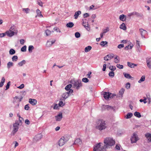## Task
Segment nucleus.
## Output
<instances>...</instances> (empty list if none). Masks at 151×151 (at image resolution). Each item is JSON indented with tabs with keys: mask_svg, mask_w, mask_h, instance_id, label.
I'll use <instances>...</instances> for the list:
<instances>
[{
	"mask_svg": "<svg viewBox=\"0 0 151 151\" xmlns=\"http://www.w3.org/2000/svg\"><path fill=\"white\" fill-rule=\"evenodd\" d=\"M104 142L106 148H110L115 144V141L111 137H106L104 139Z\"/></svg>",
	"mask_w": 151,
	"mask_h": 151,
	"instance_id": "f257e3e1",
	"label": "nucleus"
},
{
	"mask_svg": "<svg viewBox=\"0 0 151 151\" xmlns=\"http://www.w3.org/2000/svg\"><path fill=\"white\" fill-rule=\"evenodd\" d=\"M107 149L104 144L102 143L96 144L93 147V151H106Z\"/></svg>",
	"mask_w": 151,
	"mask_h": 151,
	"instance_id": "f03ea898",
	"label": "nucleus"
},
{
	"mask_svg": "<svg viewBox=\"0 0 151 151\" xmlns=\"http://www.w3.org/2000/svg\"><path fill=\"white\" fill-rule=\"evenodd\" d=\"M106 124L105 121L102 120H99L97 122V124L96 126V128L100 131L105 129L106 128Z\"/></svg>",
	"mask_w": 151,
	"mask_h": 151,
	"instance_id": "7ed1b4c3",
	"label": "nucleus"
},
{
	"mask_svg": "<svg viewBox=\"0 0 151 151\" xmlns=\"http://www.w3.org/2000/svg\"><path fill=\"white\" fill-rule=\"evenodd\" d=\"M70 83L72 84L74 88H76L77 90L79 89L82 86L81 81L80 80L71 79Z\"/></svg>",
	"mask_w": 151,
	"mask_h": 151,
	"instance_id": "20e7f679",
	"label": "nucleus"
},
{
	"mask_svg": "<svg viewBox=\"0 0 151 151\" xmlns=\"http://www.w3.org/2000/svg\"><path fill=\"white\" fill-rule=\"evenodd\" d=\"M73 92V90L72 89L70 90V91L68 92H65L63 93L61 96V97L60 99L61 100H63L65 101V99H67L70 96V94L72 93Z\"/></svg>",
	"mask_w": 151,
	"mask_h": 151,
	"instance_id": "39448f33",
	"label": "nucleus"
},
{
	"mask_svg": "<svg viewBox=\"0 0 151 151\" xmlns=\"http://www.w3.org/2000/svg\"><path fill=\"white\" fill-rule=\"evenodd\" d=\"M22 99V97H21L20 98H19L18 96H16L13 98V102L15 105V107H18L19 106V103Z\"/></svg>",
	"mask_w": 151,
	"mask_h": 151,
	"instance_id": "423d86ee",
	"label": "nucleus"
},
{
	"mask_svg": "<svg viewBox=\"0 0 151 151\" xmlns=\"http://www.w3.org/2000/svg\"><path fill=\"white\" fill-rule=\"evenodd\" d=\"M19 124L18 122H16L15 123L13 124V128L12 133L13 135H14L15 133L19 129Z\"/></svg>",
	"mask_w": 151,
	"mask_h": 151,
	"instance_id": "0eeeda50",
	"label": "nucleus"
},
{
	"mask_svg": "<svg viewBox=\"0 0 151 151\" xmlns=\"http://www.w3.org/2000/svg\"><path fill=\"white\" fill-rule=\"evenodd\" d=\"M115 96L116 95L115 94H112L109 92H104V97L106 99H108L109 98H113V96Z\"/></svg>",
	"mask_w": 151,
	"mask_h": 151,
	"instance_id": "6e6552de",
	"label": "nucleus"
},
{
	"mask_svg": "<svg viewBox=\"0 0 151 151\" xmlns=\"http://www.w3.org/2000/svg\"><path fill=\"white\" fill-rule=\"evenodd\" d=\"M138 140V138L137 134L134 133L133 134L131 138V141L132 143L136 142Z\"/></svg>",
	"mask_w": 151,
	"mask_h": 151,
	"instance_id": "1a4fd4ad",
	"label": "nucleus"
},
{
	"mask_svg": "<svg viewBox=\"0 0 151 151\" xmlns=\"http://www.w3.org/2000/svg\"><path fill=\"white\" fill-rule=\"evenodd\" d=\"M55 40H48L46 43V46L47 47H50L52 46L53 44L55 42Z\"/></svg>",
	"mask_w": 151,
	"mask_h": 151,
	"instance_id": "9d476101",
	"label": "nucleus"
},
{
	"mask_svg": "<svg viewBox=\"0 0 151 151\" xmlns=\"http://www.w3.org/2000/svg\"><path fill=\"white\" fill-rule=\"evenodd\" d=\"M114 57V55L113 54H110L105 56L104 58V59L105 60L108 61L110 60Z\"/></svg>",
	"mask_w": 151,
	"mask_h": 151,
	"instance_id": "9b49d317",
	"label": "nucleus"
},
{
	"mask_svg": "<svg viewBox=\"0 0 151 151\" xmlns=\"http://www.w3.org/2000/svg\"><path fill=\"white\" fill-rule=\"evenodd\" d=\"M139 31L142 37L143 38H144L145 35L147 33V31L142 28L139 29Z\"/></svg>",
	"mask_w": 151,
	"mask_h": 151,
	"instance_id": "f8f14e48",
	"label": "nucleus"
},
{
	"mask_svg": "<svg viewBox=\"0 0 151 151\" xmlns=\"http://www.w3.org/2000/svg\"><path fill=\"white\" fill-rule=\"evenodd\" d=\"M61 138L66 143L69 140L70 138V136L68 135H65L63 136Z\"/></svg>",
	"mask_w": 151,
	"mask_h": 151,
	"instance_id": "ddd939ff",
	"label": "nucleus"
},
{
	"mask_svg": "<svg viewBox=\"0 0 151 151\" xmlns=\"http://www.w3.org/2000/svg\"><path fill=\"white\" fill-rule=\"evenodd\" d=\"M29 102L32 105H35L37 103V101L35 99H29Z\"/></svg>",
	"mask_w": 151,
	"mask_h": 151,
	"instance_id": "4468645a",
	"label": "nucleus"
},
{
	"mask_svg": "<svg viewBox=\"0 0 151 151\" xmlns=\"http://www.w3.org/2000/svg\"><path fill=\"white\" fill-rule=\"evenodd\" d=\"M83 25L88 31H89L90 30V28L88 26V23L84 22V20H83Z\"/></svg>",
	"mask_w": 151,
	"mask_h": 151,
	"instance_id": "2eb2a0df",
	"label": "nucleus"
},
{
	"mask_svg": "<svg viewBox=\"0 0 151 151\" xmlns=\"http://www.w3.org/2000/svg\"><path fill=\"white\" fill-rule=\"evenodd\" d=\"M62 118V114L60 113L57 116H55L56 120L57 121H60Z\"/></svg>",
	"mask_w": 151,
	"mask_h": 151,
	"instance_id": "dca6fc26",
	"label": "nucleus"
},
{
	"mask_svg": "<svg viewBox=\"0 0 151 151\" xmlns=\"http://www.w3.org/2000/svg\"><path fill=\"white\" fill-rule=\"evenodd\" d=\"M6 35H7L9 37H12L13 36L15 33L13 31H11L10 30L8 31L5 32Z\"/></svg>",
	"mask_w": 151,
	"mask_h": 151,
	"instance_id": "f3484780",
	"label": "nucleus"
},
{
	"mask_svg": "<svg viewBox=\"0 0 151 151\" xmlns=\"http://www.w3.org/2000/svg\"><path fill=\"white\" fill-rule=\"evenodd\" d=\"M82 143V141L80 139H76L74 143V144L79 145Z\"/></svg>",
	"mask_w": 151,
	"mask_h": 151,
	"instance_id": "a211bd4d",
	"label": "nucleus"
},
{
	"mask_svg": "<svg viewBox=\"0 0 151 151\" xmlns=\"http://www.w3.org/2000/svg\"><path fill=\"white\" fill-rule=\"evenodd\" d=\"M146 62L148 67L150 69L151 68V58L147 59Z\"/></svg>",
	"mask_w": 151,
	"mask_h": 151,
	"instance_id": "6ab92c4d",
	"label": "nucleus"
},
{
	"mask_svg": "<svg viewBox=\"0 0 151 151\" xmlns=\"http://www.w3.org/2000/svg\"><path fill=\"white\" fill-rule=\"evenodd\" d=\"M65 143L63 139L61 137L58 141V145L60 146H62Z\"/></svg>",
	"mask_w": 151,
	"mask_h": 151,
	"instance_id": "aec40b11",
	"label": "nucleus"
},
{
	"mask_svg": "<svg viewBox=\"0 0 151 151\" xmlns=\"http://www.w3.org/2000/svg\"><path fill=\"white\" fill-rule=\"evenodd\" d=\"M119 19L121 21L124 22L126 19V17L124 14H122L119 16Z\"/></svg>",
	"mask_w": 151,
	"mask_h": 151,
	"instance_id": "412c9836",
	"label": "nucleus"
},
{
	"mask_svg": "<svg viewBox=\"0 0 151 151\" xmlns=\"http://www.w3.org/2000/svg\"><path fill=\"white\" fill-rule=\"evenodd\" d=\"M127 65L131 68H134L135 66H136L137 65L136 64L132 63H131L128 62L127 63Z\"/></svg>",
	"mask_w": 151,
	"mask_h": 151,
	"instance_id": "4be33fe9",
	"label": "nucleus"
},
{
	"mask_svg": "<svg viewBox=\"0 0 151 151\" xmlns=\"http://www.w3.org/2000/svg\"><path fill=\"white\" fill-rule=\"evenodd\" d=\"M145 137L148 141L149 142L151 141V134L149 133H147L145 134Z\"/></svg>",
	"mask_w": 151,
	"mask_h": 151,
	"instance_id": "5701e85b",
	"label": "nucleus"
},
{
	"mask_svg": "<svg viewBox=\"0 0 151 151\" xmlns=\"http://www.w3.org/2000/svg\"><path fill=\"white\" fill-rule=\"evenodd\" d=\"M119 28L121 29L125 30L127 29V27L124 23H123L122 24L120 25Z\"/></svg>",
	"mask_w": 151,
	"mask_h": 151,
	"instance_id": "b1692460",
	"label": "nucleus"
},
{
	"mask_svg": "<svg viewBox=\"0 0 151 151\" xmlns=\"http://www.w3.org/2000/svg\"><path fill=\"white\" fill-rule=\"evenodd\" d=\"M81 14V11H78L76 12L75 13L74 17V18L76 19L78 18V16Z\"/></svg>",
	"mask_w": 151,
	"mask_h": 151,
	"instance_id": "393cba45",
	"label": "nucleus"
},
{
	"mask_svg": "<svg viewBox=\"0 0 151 151\" xmlns=\"http://www.w3.org/2000/svg\"><path fill=\"white\" fill-rule=\"evenodd\" d=\"M72 86V84H69L67 85L65 87V89L66 91H70V90H71V89L70 88H71Z\"/></svg>",
	"mask_w": 151,
	"mask_h": 151,
	"instance_id": "a878e982",
	"label": "nucleus"
},
{
	"mask_svg": "<svg viewBox=\"0 0 151 151\" xmlns=\"http://www.w3.org/2000/svg\"><path fill=\"white\" fill-rule=\"evenodd\" d=\"M119 61L120 60L119 59V58L118 57L117 55H115L114 60V62L116 63H119Z\"/></svg>",
	"mask_w": 151,
	"mask_h": 151,
	"instance_id": "bb28decb",
	"label": "nucleus"
},
{
	"mask_svg": "<svg viewBox=\"0 0 151 151\" xmlns=\"http://www.w3.org/2000/svg\"><path fill=\"white\" fill-rule=\"evenodd\" d=\"M5 78L4 77H3L1 79V82L0 83V87H2L3 85H4V83L5 82Z\"/></svg>",
	"mask_w": 151,
	"mask_h": 151,
	"instance_id": "cd10ccee",
	"label": "nucleus"
},
{
	"mask_svg": "<svg viewBox=\"0 0 151 151\" xmlns=\"http://www.w3.org/2000/svg\"><path fill=\"white\" fill-rule=\"evenodd\" d=\"M123 74L124 76V77L127 78L131 79L132 78H133L130 76V75L129 74L124 73Z\"/></svg>",
	"mask_w": 151,
	"mask_h": 151,
	"instance_id": "c85d7f7f",
	"label": "nucleus"
},
{
	"mask_svg": "<svg viewBox=\"0 0 151 151\" xmlns=\"http://www.w3.org/2000/svg\"><path fill=\"white\" fill-rule=\"evenodd\" d=\"M92 47L91 46H88L86 47L85 48V51L86 52H88L90 51Z\"/></svg>",
	"mask_w": 151,
	"mask_h": 151,
	"instance_id": "c756f323",
	"label": "nucleus"
},
{
	"mask_svg": "<svg viewBox=\"0 0 151 151\" xmlns=\"http://www.w3.org/2000/svg\"><path fill=\"white\" fill-rule=\"evenodd\" d=\"M74 26V24L73 22H70L67 23L66 24L67 27L69 28H71Z\"/></svg>",
	"mask_w": 151,
	"mask_h": 151,
	"instance_id": "7c9ffc66",
	"label": "nucleus"
},
{
	"mask_svg": "<svg viewBox=\"0 0 151 151\" xmlns=\"http://www.w3.org/2000/svg\"><path fill=\"white\" fill-rule=\"evenodd\" d=\"M131 45H130V46H129V45H128L126 46L124 48V49L126 50H128L129 49H131L133 46V45L131 43Z\"/></svg>",
	"mask_w": 151,
	"mask_h": 151,
	"instance_id": "2f4dec72",
	"label": "nucleus"
},
{
	"mask_svg": "<svg viewBox=\"0 0 151 151\" xmlns=\"http://www.w3.org/2000/svg\"><path fill=\"white\" fill-rule=\"evenodd\" d=\"M26 63V61L24 60L19 63L18 64V65L19 66H22L23 65L25 64Z\"/></svg>",
	"mask_w": 151,
	"mask_h": 151,
	"instance_id": "473e14b6",
	"label": "nucleus"
},
{
	"mask_svg": "<svg viewBox=\"0 0 151 151\" xmlns=\"http://www.w3.org/2000/svg\"><path fill=\"white\" fill-rule=\"evenodd\" d=\"M36 12L37 14V16L39 17H43V16L41 14V12L40 10L37 9L36 10Z\"/></svg>",
	"mask_w": 151,
	"mask_h": 151,
	"instance_id": "72a5a7b5",
	"label": "nucleus"
},
{
	"mask_svg": "<svg viewBox=\"0 0 151 151\" xmlns=\"http://www.w3.org/2000/svg\"><path fill=\"white\" fill-rule=\"evenodd\" d=\"M51 32H53V31H51L48 29H47L45 31V32L47 36H50L51 33Z\"/></svg>",
	"mask_w": 151,
	"mask_h": 151,
	"instance_id": "f704fd0d",
	"label": "nucleus"
},
{
	"mask_svg": "<svg viewBox=\"0 0 151 151\" xmlns=\"http://www.w3.org/2000/svg\"><path fill=\"white\" fill-rule=\"evenodd\" d=\"M63 101H64L61 100H60V101L58 104V105L59 106L63 107V106H64L65 105V103H63Z\"/></svg>",
	"mask_w": 151,
	"mask_h": 151,
	"instance_id": "c9c22d12",
	"label": "nucleus"
},
{
	"mask_svg": "<svg viewBox=\"0 0 151 151\" xmlns=\"http://www.w3.org/2000/svg\"><path fill=\"white\" fill-rule=\"evenodd\" d=\"M134 115L135 116H136L138 118H140L141 117V115L140 113L138 112H135L134 113Z\"/></svg>",
	"mask_w": 151,
	"mask_h": 151,
	"instance_id": "e433bc0d",
	"label": "nucleus"
},
{
	"mask_svg": "<svg viewBox=\"0 0 151 151\" xmlns=\"http://www.w3.org/2000/svg\"><path fill=\"white\" fill-rule=\"evenodd\" d=\"M34 47L32 45H30L28 47V50L29 52L31 53L32 52V50L34 49Z\"/></svg>",
	"mask_w": 151,
	"mask_h": 151,
	"instance_id": "4c0bfd02",
	"label": "nucleus"
},
{
	"mask_svg": "<svg viewBox=\"0 0 151 151\" xmlns=\"http://www.w3.org/2000/svg\"><path fill=\"white\" fill-rule=\"evenodd\" d=\"M108 42L107 41H103L101 42L100 45L104 47L107 44Z\"/></svg>",
	"mask_w": 151,
	"mask_h": 151,
	"instance_id": "58836bf2",
	"label": "nucleus"
},
{
	"mask_svg": "<svg viewBox=\"0 0 151 151\" xmlns=\"http://www.w3.org/2000/svg\"><path fill=\"white\" fill-rule=\"evenodd\" d=\"M13 65V63L12 62H9L7 65V67L8 68H9L12 66Z\"/></svg>",
	"mask_w": 151,
	"mask_h": 151,
	"instance_id": "ea45409f",
	"label": "nucleus"
},
{
	"mask_svg": "<svg viewBox=\"0 0 151 151\" xmlns=\"http://www.w3.org/2000/svg\"><path fill=\"white\" fill-rule=\"evenodd\" d=\"M9 30L11 31H13L14 33L16 34L17 32H16V30L15 29V27L14 26H12L10 27Z\"/></svg>",
	"mask_w": 151,
	"mask_h": 151,
	"instance_id": "a19ab883",
	"label": "nucleus"
},
{
	"mask_svg": "<svg viewBox=\"0 0 151 151\" xmlns=\"http://www.w3.org/2000/svg\"><path fill=\"white\" fill-rule=\"evenodd\" d=\"M22 11L24 12L26 14L29 13L30 11V9L29 8H23Z\"/></svg>",
	"mask_w": 151,
	"mask_h": 151,
	"instance_id": "79ce46f5",
	"label": "nucleus"
},
{
	"mask_svg": "<svg viewBox=\"0 0 151 151\" xmlns=\"http://www.w3.org/2000/svg\"><path fill=\"white\" fill-rule=\"evenodd\" d=\"M133 115V114L131 113H129L127 114V116L126 117V118L128 119L131 118Z\"/></svg>",
	"mask_w": 151,
	"mask_h": 151,
	"instance_id": "37998d69",
	"label": "nucleus"
},
{
	"mask_svg": "<svg viewBox=\"0 0 151 151\" xmlns=\"http://www.w3.org/2000/svg\"><path fill=\"white\" fill-rule=\"evenodd\" d=\"M145 77L144 76H142L141 77L140 79L138 81L139 83H141L142 82L144 81L145 80Z\"/></svg>",
	"mask_w": 151,
	"mask_h": 151,
	"instance_id": "c03bdc74",
	"label": "nucleus"
},
{
	"mask_svg": "<svg viewBox=\"0 0 151 151\" xmlns=\"http://www.w3.org/2000/svg\"><path fill=\"white\" fill-rule=\"evenodd\" d=\"M137 17H142L143 16V14L139 13L137 12H135V14Z\"/></svg>",
	"mask_w": 151,
	"mask_h": 151,
	"instance_id": "a18cd8bd",
	"label": "nucleus"
},
{
	"mask_svg": "<svg viewBox=\"0 0 151 151\" xmlns=\"http://www.w3.org/2000/svg\"><path fill=\"white\" fill-rule=\"evenodd\" d=\"M109 28L108 27H107L106 29H103V32L104 33H105L109 31Z\"/></svg>",
	"mask_w": 151,
	"mask_h": 151,
	"instance_id": "49530a36",
	"label": "nucleus"
},
{
	"mask_svg": "<svg viewBox=\"0 0 151 151\" xmlns=\"http://www.w3.org/2000/svg\"><path fill=\"white\" fill-rule=\"evenodd\" d=\"M9 53L10 55H13L15 53V51L13 49H11L10 50Z\"/></svg>",
	"mask_w": 151,
	"mask_h": 151,
	"instance_id": "de8ad7c7",
	"label": "nucleus"
},
{
	"mask_svg": "<svg viewBox=\"0 0 151 151\" xmlns=\"http://www.w3.org/2000/svg\"><path fill=\"white\" fill-rule=\"evenodd\" d=\"M109 76L112 78H113L114 76V73L113 71H111L109 73Z\"/></svg>",
	"mask_w": 151,
	"mask_h": 151,
	"instance_id": "09e8293b",
	"label": "nucleus"
},
{
	"mask_svg": "<svg viewBox=\"0 0 151 151\" xmlns=\"http://www.w3.org/2000/svg\"><path fill=\"white\" fill-rule=\"evenodd\" d=\"M12 60L13 61H16L18 60V57L17 56H14L12 58Z\"/></svg>",
	"mask_w": 151,
	"mask_h": 151,
	"instance_id": "8fccbe9b",
	"label": "nucleus"
},
{
	"mask_svg": "<svg viewBox=\"0 0 151 151\" xmlns=\"http://www.w3.org/2000/svg\"><path fill=\"white\" fill-rule=\"evenodd\" d=\"M26 48L27 46L26 45H24L21 48V50L22 52H26Z\"/></svg>",
	"mask_w": 151,
	"mask_h": 151,
	"instance_id": "3c124183",
	"label": "nucleus"
},
{
	"mask_svg": "<svg viewBox=\"0 0 151 151\" xmlns=\"http://www.w3.org/2000/svg\"><path fill=\"white\" fill-rule=\"evenodd\" d=\"M109 69L113 71L116 70V67L114 66H110L109 67Z\"/></svg>",
	"mask_w": 151,
	"mask_h": 151,
	"instance_id": "603ef678",
	"label": "nucleus"
},
{
	"mask_svg": "<svg viewBox=\"0 0 151 151\" xmlns=\"http://www.w3.org/2000/svg\"><path fill=\"white\" fill-rule=\"evenodd\" d=\"M97 8V7H95V6L93 5H92L89 7V9L90 10H94L96 9Z\"/></svg>",
	"mask_w": 151,
	"mask_h": 151,
	"instance_id": "864d4df0",
	"label": "nucleus"
},
{
	"mask_svg": "<svg viewBox=\"0 0 151 151\" xmlns=\"http://www.w3.org/2000/svg\"><path fill=\"white\" fill-rule=\"evenodd\" d=\"M82 81L83 82L86 83L88 82L89 80L87 78H84L82 79Z\"/></svg>",
	"mask_w": 151,
	"mask_h": 151,
	"instance_id": "5fc2aeb1",
	"label": "nucleus"
},
{
	"mask_svg": "<svg viewBox=\"0 0 151 151\" xmlns=\"http://www.w3.org/2000/svg\"><path fill=\"white\" fill-rule=\"evenodd\" d=\"M75 36L76 38H78L80 37V34L79 32H76L75 34Z\"/></svg>",
	"mask_w": 151,
	"mask_h": 151,
	"instance_id": "6e6d98bb",
	"label": "nucleus"
},
{
	"mask_svg": "<svg viewBox=\"0 0 151 151\" xmlns=\"http://www.w3.org/2000/svg\"><path fill=\"white\" fill-rule=\"evenodd\" d=\"M135 14V12H132L128 14V17L130 18L131 17Z\"/></svg>",
	"mask_w": 151,
	"mask_h": 151,
	"instance_id": "4d7b16f0",
	"label": "nucleus"
},
{
	"mask_svg": "<svg viewBox=\"0 0 151 151\" xmlns=\"http://www.w3.org/2000/svg\"><path fill=\"white\" fill-rule=\"evenodd\" d=\"M116 66L117 68L119 69H122L123 68V66L122 65H121L120 64H117L116 65Z\"/></svg>",
	"mask_w": 151,
	"mask_h": 151,
	"instance_id": "13d9d810",
	"label": "nucleus"
},
{
	"mask_svg": "<svg viewBox=\"0 0 151 151\" xmlns=\"http://www.w3.org/2000/svg\"><path fill=\"white\" fill-rule=\"evenodd\" d=\"M37 4L38 5H39L40 6H43V3L40 0H38L37 1Z\"/></svg>",
	"mask_w": 151,
	"mask_h": 151,
	"instance_id": "bf43d9fd",
	"label": "nucleus"
},
{
	"mask_svg": "<svg viewBox=\"0 0 151 151\" xmlns=\"http://www.w3.org/2000/svg\"><path fill=\"white\" fill-rule=\"evenodd\" d=\"M37 138H38V140L40 139L42 137V135L41 134H38L36 136Z\"/></svg>",
	"mask_w": 151,
	"mask_h": 151,
	"instance_id": "052dcab7",
	"label": "nucleus"
},
{
	"mask_svg": "<svg viewBox=\"0 0 151 151\" xmlns=\"http://www.w3.org/2000/svg\"><path fill=\"white\" fill-rule=\"evenodd\" d=\"M126 87L127 88V89L129 88L130 87V83L129 82L127 83L126 85Z\"/></svg>",
	"mask_w": 151,
	"mask_h": 151,
	"instance_id": "680f3d73",
	"label": "nucleus"
},
{
	"mask_svg": "<svg viewBox=\"0 0 151 151\" xmlns=\"http://www.w3.org/2000/svg\"><path fill=\"white\" fill-rule=\"evenodd\" d=\"M105 107L107 109V110L113 109V107L109 105L105 106Z\"/></svg>",
	"mask_w": 151,
	"mask_h": 151,
	"instance_id": "e2e57ef3",
	"label": "nucleus"
},
{
	"mask_svg": "<svg viewBox=\"0 0 151 151\" xmlns=\"http://www.w3.org/2000/svg\"><path fill=\"white\" fill-rule=\"evenodd\" d=\"M59 105H58L57 104H55L53 107V109H59Z\"/></svg>",
	"mask_w": 151,
	"mask_h": 151,
	"instance_id": "0e129e2a",
	"label": "nucleus"
},
{
	"mask_svg": "<svg viewBox=\"0 0 151 151\" xmlns=\"http://www.w3.org/2000/svg\"><path fill=\"white\" fill-rule=\"evenodd\" d=\"M124 89H121L119 91L120 94L121 95H122L124 93Z\"/></svg>",
	"mask_w": 151,
	"mask_h": 151,
	"instance_id": "69168bd1",
	"label": "nucleus"
},
{
	"mask_svg": "<svg viewBox=\"0 0 151 151\" xmlns=\"http://www.w3.org/2000/svg\"><path fill=\"white\" fill-rule=\"evenodd\" d=\"M10 81H9L7 83V85H6V90H7L8 89V88H9V86L10 85Z\"/></svg>",
	"mask_w": 151,
	"mask_h": 151,
	"instance_id": "338daca9",
	"label": "nucleus"
},
{
	"mask_svg": "<svg viewBox=\"0 0 151 151\" xmlns=\"http://www.w3.org/2000/svg\"><path fill=\"white\" fill-rule=\"evenodd\" d=\"M24 85L23 84L17 87V88L19 89H22L24 87Z\"/></svg>",
	"mask_w": 151,
	"mask_h": 151,
	"instance_id": "774afa93",
	"label": "nucleus"
}]
</instances>
